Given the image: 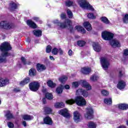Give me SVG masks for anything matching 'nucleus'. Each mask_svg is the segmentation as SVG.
Wrapping results in <instances>:
<instances>
[{
  "instance_id": "1",
  "label": "nucleus",
  "mask_w": 128,
  "mask_h": 128,
  "mask_svg": "<svg viewBox=\"0 0 128 128\" xmlns=\"http://www.w3.org/2000/svg\"><path fill=\"white\" fill-rule=\"evenodd\" d=\"M12 50L10 44L8 42H4L1 44L0 46V50L2 52L1 56H0V63L6 62V58L10 54L8 53V50Z\"/></svg>"
},
{
  "instance_id": "2",
  "label": "nucleus",
  "mask_w": 128,
  "mask_h": 128,
  "mask_svg": "<svg viewBox=\"0 0 128 128\" xmlns=\"http://www.w3.org/2000/svg\"><path fill=\"white\" fill-rule=\"evenodd\" d=\"M68 104H74L76 102V104L79 106H82L86 104V101L84 97L82 96H76L74 100L70 99L66 101Z\"/></svg>"
},
{
  "instance_id": "3",
  "label": "nucleus",
  "mask_w": 128,
  "mask_h": 128,
  "mask_svg": "<svg viewBox=\"0 0 128 128\" xmlns=\"http://www.w3.org/2000/svg\"><path fill=\"white\" fill-rule=\"evenodd\" d=\"M77 2L80 8H84V10H90L92 12L94 10L92 6L90 4V3H88L86 0H78Z\"/></svg>"
},
{
  "instance_id": "4",
  "label": "nucleus",
  "mask_w": 128,
  "mask_h": 128,
  "mask_svg": "<svg viewBox=\"0 0 128 128\" xmlns=\"http://www.w3.org/2000/svg\"><path fill=\"white\" fill-rule=\"evenodd\" d=\"M80 84L83 86L87 90H92V86L86 82V81L84 80H81L80 82H74L72 84V88H78V86H80Z\"/></svg>"
},
{
  "instance_id": "5",
  "label": "nucleus",
  "mask_w": 128,
  "mask_h": 128,
  "mask_svg": "<svg viewBox=\"0 0 128 128\" xmlns=\"http://www.w3.org/2000/svg\"><path fill=\"white\" fill-rule=\"evenodd\" d=\"M53 24H55L56 26H60L61 28H66L68 26H70V28H72V26H70L72 21L70 20H66L64 24L60 22L58 20H55L53 21Z\"/></svg>"
},
{
  "instance_id": "6",
  "label": "nucleus",
  "mask_w": 128,
  "mask_h": 128,
  "mask_svg": "<svg viewBox=\"0 0 128 128\" xmlns=\"http://www.w3.org/2000/svg\"><path fill=\"white\" fill-rule=\"evenodd\" d=\"M114 34L108 31H104L102 33V36L104 40H110L114 38Z\"/></svg>"
},
{
  "instance_id": "7",
  "label": "nucleus",
  "mask_w": 128,
  "mask_h": 128,
  "mask_svg": "<svg viewBox=\"0 0 128 128\" xmlns=\"http://www.w3.org/2000/svg\"><path fill=\"white\" fill-rule=\"evenodd\" d=\"M84 117L87 120H92L94 118V109H92V108L89 106L86 108Z\"/></svg>"
},
{
  "instance_id": "8",
  "label": "nucleus",
  "mask_w": 128,
  "mask_h": 128,
  "mask_svg": "<svg viewBox=\"0 0 128 128\" xmlns=\"http://www.w3.org/2000/svg\"><path fill=\"white\" fill-rule=\"evenodd\" d=\"M0 28H3V30H10V28H12V24L8 21H2L0 22Z\"/></svg>"
},
{
  "instance_id": "9",
  "label": "nucleus",
  "mask_w": 128,
  "mask_h": 128,
  "mask_svg": "<svg viewBox=\"0 0 128 128\" xmlns=\"http://www.w3.org/2000/svg\"><path fill=\"white\" fill-rule=\"evenodd\" d=\"M100 62L102 68L104 70H106L108 68V66H110V62L108 59H106V58L102 57L100 58Z\"/></svg>"
},
{
  "instance_id": "10",
  "label": "nucleus",
  "mask_w": 128,
  "mask_h": 128,
  "mask_svg": "<svg viewBox=\"0 0 128 128\" xmlns=\"http://www.w3.org/2000/svg\"><path fill=\"white\" fill-rule=\"evenodd\" d=\"M29 86L32 92H36L40 88V84L38 82H32L30 84Z\"/></svg>"
},
{
  "instance_id": "11",
  "label": "nucleus",
  "mask_w": 128,
  "mask_h": 128,
  "mask_svg": "<svg viewBox=\"0 0 128 128\" xmlns=\"http://www.w3.org/2000/svg\"><path fill=\"white\" fill-rule=\"evenodd\" d=\"M58 113L59 114L62 116L64 118H70V114L68 110L67 109H62L58 112Z\"/></svg>"
},
{
  "instance_id": "12",
  "label": "nucleus",
  "mask_w": 128,
  "mask_h": 128,
  "mask_svg": "<svg viewBox=\"0 0 128 128\" xmlns=\"http://www.w3.org/2000/svg\"><path fill=\"white\" fill-rule=\"evenodd\" d=\"M126 83L124 80H120L118 82L117 84V88L120 90H124V88H126Z\"/></svg>"
},
{
  "instance_id": "13",
  "label": "nucleus",
  "mask_w": 128,
  "mask_h": 128,
  "mask_svg": "<svg viewBox=\"0 0 128 128\" xmlns=\"http://www.w3.org/2000/svg\"><path fill=\"white\" fill-rule=\"evenodd\" d=\"M82 118V115L78 111H76L74 113V120L75 122H78L80 121V118Z\"/></svg>"
},
{
  "instance_id": "14",
  "label": "nucleus",
  "mask_w": 128,
  "mask_h": 128,
  "mask_svg": "<svg viewBox=\"0 0 128 128\" xmlns=\"http://www.w3.org/2000/svg\"><path fill=\"white\" fill-rule=\"evenodd\" d=\"M76 94H82L84 98H88V94L86 90H84V89H78L76 91Z\"/></svg>"
},
{
  "instance_id": "15",
  "label": "nucleus",
  "mask_w": 128,
  "mask_h": 128,
  "mask_svg": "<svg viewBox=\"0 0 128 128\" xmlns=\"http://www.w3.org/2000/svg\"><path fill=\"white\" fill-rule=\"evenodd\" d=\"M36 70L39 72H44V70H46V67L42 64H36Z\"/></svg>"
},
{
  "instance_id": "16",
  "label": "nucleus",
  "mask_w": 128,
  "mask_h": 128,
  "mask_svg": "<svg viewBox=\"0 0 128 128\" xmlns=\"http://www.w3.org/2000/svg\"><path fill=\"white\" fill-rule=\"evenodd\" d=\"M44 123H42V124H49L50 126H52V118H50V116H46L44 118Z\"/></svg>"
},
{
  "instance_id": "17",
  "label": "nucleus",
  "mask_w": 128,
  "mask_h": 128,
  "mask_svg": "<svg viewBox=\"0 0 128 128\" xmlns=\"http://www.w3.org/2000/svg\"><path fill=\"white\" fill-rule=\"evenodd\" d=\"M18 4L11 2L9 4V10H14L18 8Z\"/></svg>"
},
{
  "instance_id": "18",
  "label": "nucleus",
  "mask_w": 128,
  "mask_h": 128,
  "mask_svg": "<svg viewBox=\"0 0 128 128\" xmlns=\"http://www.w3.org/2000/svg\"><path fill=\"white\" fill-rule=\"evenodd\" d=\"M8 79L0 78V86H4L8 84Z\"/></svg>"
},
{
  "instance_id": "19",
  "label": "nucleus",
  "mask_w": 128,
  "mask_h": 128,
  "mask_svg": "<svg viewBox=\"0 0 128 128\" xmlns=\"http://www.w3.org/2000/svg\"><path fill=\"white\" fill-rule=\"evenodd\" d=\"M26 24L30 28H36V24L31 20H28L26 21Z\"/></svg>"
},
{
  "instance_id": "20",
  "label": "nucleus",
  "mask_w": 128,
  "mask_h": 128,
  "mask_svg": "<svg viewBox=\"0 0 128 128\" xmlns=\"http://www.w3.org/2000/svg\"><path fill=\"white\" fill-rule=\"evenodd\" d=\"M83 26L88 32H90L92 28V24H90L88 22H85L84 23Z\"/></svg>"
},
{
  "instance_id": "21",
  "label": "nucleus",
  "mask_w": 128,
  "mask_h": 128,
  "mask_svg": "<svg viewBox=\"0 0 128 128\" xmlns=\"http://www.w3.org/2000/svg\"><path fill=\"white\" fill-rule=\"evenodd\" d=\"M83 26L88 32H90L92 28V24H90L88 22H85L84 23Z\"/></svg>"
},
{
  "instance_id": "22",
  "label": "nucleus",
  "mask_w": 128,
  "mask_h": 128,
  "mask_svg": "<svg viewBox=\"0 0 128 128\" xmlns=\"http://www.w3.org/2000/svg\"><path fill=\"white\" fill-rule=\"evenodd\" d=\"M81 72L84 74H88L92 72V69L88 67H84L82 68Z\"/></svg>"
},
{
  "instance_id": "23",
  "label": "nucleus",
  "mask_w": 128,
  "mask_h": 128,
  "mask_svg": "<svg viewBox=\"0 0 128 128\" xmlns=\"http://www.w3.org/2000/svg\"><path fill=\"white\" fill-rule=\"evenodd\" d=\"M110 44L112 48L120 46V43L118 40H112L110 42Z\"/></svg>"
},
{
  "instance_id": "24",
  "label": "nucleus",
  "mask_w": 128,
  "mask_h": 128,
  "mask_svg": "<svg viewBox=\"0 0 128 128\" xmlns=\"http://www.w3.org/2000/svg\"><path fill=\"white\" fill-rule=\"evenodd\" d=\"M75 30H76L78 32H80L82 34H86V30L80 26H77L75 27Z\"/></svg>"
},
{
  "instance_id": "25",
  "label": "nucleus",
  "mask_w": 128,
  "mask_h": 128,
  "mask_svg": "<svg viewBox=\"0 0 128 128\" xmlns=\"http://www.w3.org/2000/svg\"><path fill=\"white\" fill-rule=\"evenodd\" d=\"M28 74L30 76H36V70L34 68H32L29 70Z\"/></svg>"
},
{
  "instance_id": "26",
  "label": "nucleus",
  "mask_w": 128,
  "mask_h": 128,
  "mask_svg": "<svg viewBox=\"0 0 128 128\" xmlns=\"http://www.w3.org/2000/svg\"><path fill=\"white\" fill-rule=\"evenodd\" d=\"M93 48L95 52H100V46L98 44L93 43Z\"/></svg>"
},
{
  "instance_id": "27",
  "label": "nucleus",
  "mask_w": 128,
  "mask_h": 128,
  "mask_svg": "<svg viewBox=\"0 0 128 128\" xmlns=\"http://www.w3.org/2000/svg\"><path fill=\"white\" fill-rule=\"evenodd\" d=\"M54 107L56 108H64V104L62 102H57L54 104Z\"/></svg>"
},
{
  "instance_id": "28",
  "label": "nucleus",
  "mask_w": 128,
  "mask_h": 128,
  "mask_svg": "<svg viewBox=\"0 0 128 128\" xmlns=\"http://www.w3.org/2000/svg\"><path fill=\"white\" fill-rule=\"evenodd\" d=\"M30 78H25L22 81L20 82V86H24L25 84H27L30 82Z\"/></svg>"
},
{
  "instance_id": "29",
  "label": "nucleus",
  "mask_w": 128,
  "mask_h": 128,
  "mask_svg": "<svg viewBox=\"0 0 128 128\" xmlns=\"http://www.w3.org/2000/svg\"><path fill=\"white\" fill-rule=\"evenodd\" d=\"M118 108H120V110H128V104H119L118 105Z\"/></svg>"
},
{
  "instance_id": "30",
  "label": "nucleus",
  "mask_w": 128,
  "mask_h": 128,
  "mask_svg": "<svg viewBox=\"0 0 128 128\" xmlns=\"http://www.w3.org/2000/svg\"><path fill=\"white\" fill-rule=\"evenodd\" d=\"M101 21L104 22V24H110V20L108 19V18L106 16H102L100 18Z\"/></svg>"
},
{
  "instance_id": "31",
  "label": "nucleus",
  "mask_w": 128,
  "mask_h": 128,
  "mask_svg": "<svg viewBox=\"0 0 128 128\" xmlns=\"http://www.w3.org/2000/svg\"><path fill=\"white\" fill-rule=\"evenodd\" d=\"M104 102L106 104H112V98H106L104 99Z\"/></svg>"
},
{
  "instance_id": "32",
  "label": "nucleus",
  "mask_w": 128,
  "mask_h": 128,
  "mask_svg": "<svg viewBox=\"0 0 128 128\" xmlns=\"http://www.w3.org/2000/svg\"><path fill=\"white\" fill-rule=\"evenodd\" d=\"M34 34L36 36H42V30H34L33 31Z\"/></svg>"
},
{
  "instance_id": "33",
  "label": "nucleus",
  "mask_w": 128,
  "mask_h": 128,
  "mask_svg": "<svg viewBox=\"0 0 128 128\" xmlns=\"http://www.w3.org/2000/svg\"><path fill=\"white\" fill-rule=\"evenodd\" d=\"M22 118L24 119V120H30L34 118V117L30 115H24L22 116Z\"/></svg>"
},
{
  "instance_id": "34",
  "label": "nucleus",
  "mask_w": 128,
  "mask_h": 128,
  "mask_svg": "<svg viewBox=\"0 0 128 128\" xmlns=\"http://www.w3.org/2000/svg\"><path fill=\"white\" fill-rule=\"evenodd\" d=\"M98 80V76L96 74L92 75L90 78V80L92 82H96Z\"/></svg>"
},
{
  "instance_id": "35",
  "label": "nucleus",
  "mask_w": 128,
  "mask_h": 128,
  "mask_svg": "<svg viewBox=\"0 0 128 128\" xmlns=\"http://www.w3.org/2000/svg\"><path fill=\"white\" fill-rule=\"evenodd\" d=\"M88 126L89 128H96V124L94 122H90Z\"/></svg>"
},
{
  "instance_id": "36",
  "label": "nucleus",
  "mask_w": 128,
  "mask_h": 128,
  "mask_svg": "<svg viewBox=\"0 0 128 128\" xmlns=\"http://www.w3.org/2000/svg\"><path fill=\"white\" fill-rule=\"evenodd\" d=\"M47 84L50 88H54L56 86V84L54 83L51 80H50L47 82Z\"/></svg>"
},
{
  "instance_id": "37",
  "label": "nucleus",
  "mask_w": 128,
  "mask_h": 128,
  "mask_svg": "<svg viewBox=\"0 0 128 128\" xmlns=\"http://www.w3.org/2000/svg\"><path fill=\"white\" fill-rule=\"evenodd\" d=\"M62 88H64V86L61 85L60 86L57 88L56 89V92L58 94H62Z\"/></svg>"
},
{
  "instance_id": "38",
  "label": "nucleus",
  "mask_w": 128,
  "mask_h": 128,
  "mask_svg": "<svg viewBox=\"0 0 128 128\" xmlns=\"http://www.w3.org/2000/svg\"><path fill=\"white\" fill-rule=\"evenodd\" d=\"M44 110L46 114H52V109L50 108H48V107L44 108Z\"/></svg>"
},
{
  "instance_id": "39",
  "label": "nucleus",
  "mask_w": 128,
  "mask_h": 128,
  "mask_svg": "<svg viewBox=\"0 0 128 128\" xmlns=\"http://www.w3.org/2000/svg\"><path fill=\"white\" fill-rule=\"evenodd\" d=\"M68 80V77L66 76H62V77L59 78V82H60L62 84H64V82Z\"/></svg>"
},
{
  "instance_id": "40",
  "label": "nucleus",
  "mask_w": 128,
  "mask_h": 128,
  "mask_svg": "<svg viewBox=\"0 0 128 128\" xmlns=\"http://www.w3.org/2000/svg\"><path fill=\"white\" fill-rule=\"evenodd\" d=\"M6 116L8 120H10V118H12V114L10 113V112L7 111L6 114Z\"/></svg>"
},
{
  "instance_id": "41",
  "label": "nucleus",
  "mask_w": 128,
  "mask_h": 128,
  "mask_svg": "<svg viewBox=\"0 0 128 128\" xmlns=\"http://www.w3.org/2000/svg\"><path fill=\"white\" fill-rule=\"evenodd\" d=\"M88 18H90L91 20H95L96 18V16L92 13H88Z\"/></svg>"
},
{
  "instance_id": "42",
  "label": "nucleus",
  "mask_w": 128,
  "mask_h": 128,
  "mask_svg": "<svg viewBox=\"0 0 128 128\" xmlns=\"http://www.w3.org/2000/svg\"><path fill=\"white\" fill-rule=\"evenodd\" d=\"M67 14L68 16V17L70 18H72V16H74L72 12V10H70L69 9L67 10Z\"/></svg>"
},
{
  "instance_id": "43",
  "label": "nucleus",
  "mask_w": 128,
  "mask_h": 128,
  "mask_svg": "<svg viewBox=\"0 0 128 128\" xmlns=\"http://www.w3.org/2000/svg\"><path fill=\"white\" fill-rule=\"evenodd\" d=\"M46 98L49 100H52V98H54V96L50 93H46Z\"/></svg>"
},
{
  "instance_id": "44",
  "label": "nucleus",
  "mask_w": 128,
  "mask_h": 128,
  "mask_svg": "<svg viewBox=\"0 0 128 128\" xmlns=\"http://www.w3.org/2000/svg\"><path fill=\"white\" fill-rule=\"evenodd\" d=\"M52 54H54V56H56V54H58V48H54L52 50Z\"/></svg>"
},
{
  "instance_id": "45",
  "label": "nucleus",
  "mask_w": 128,
  "mask_h": 128,
  "mask_svg": "<svg viewBox=\"0 0 128 128\" xmlns=\"http://www.w3.org/2000/svg\"><path fill=\"white\" fill-rule=\"evenodd\" d=\"M77 44L79 46H84L86 44V42L84 40H79Z\"/></svg>"
},
{
  "instance_id": "46",
  "label": "nucleus",
  "mask_w": 128,
  "mask_h": 128,
  "mask_svg": "<svg viewBox=\"0 0 128 128\" xmlns=\"http://www.w3.org/2000/svg\"><path fill=\"white\" fill-rule=\"evenodd\" d=\"M72 4H74V2H72V1L68 0L66 2V6H72Z\"/></svg>"
},
{
  "instance_id": "47",
  "label": "nucleus",
  "mask_w": 128,
  "mask_h": 128,
  "mask_svg": "<svg viewBox=\"0 0 128 128\" xmlns=\"http://www.w3.org/2000/svg\"><path fill=\"white\" fill-rule=\"evenodd\" d=\"M101 94L104 96H108V94H110V93L106 90H102L101 91Z\"/></svg>"
},
{
  "instance_id": "48",
  "label": "nucleus",
  "mask_w": 128,
  "mask_h": 128,
  "mask_svg": "<svg viewBox=\"0 0 128 128\" xmlns=\"http://www.w3.org/2000/svg\"><path fill=\"white\" fill-rule=\"evenodd\" d=\"M123 22L125 24H128V14H126L123 18Z\"/></svg>"
},
{
  "instance_id": "49",
  "label": "nucleus",
  "mask_w": 128,
  "mask_h": 128,
  "mask_svg": "<svg viewBox=\"0 0 128 128\" xmlns=\"http://www.w3.org/2000/svg\"><path fill=\"white\" fill-rule=\"evenodd\" d=\"M21 60L22 62L24 64H30V62H26V58L24 57L21 58Z\"/></svg>"
},
{
  "instance_id": "50",
  "label": "nucleus",
  "mask_w": 128,
  "mask_h": 128,
  "mask_svg": "<svg viewBox=\"0 0 128 128\" xmlns=\"http://www.w3.org/2000/svg\"><path fill=\"white\" fill-rule=\"evenodd\" d=\"M50 52H52V46H48L46 48V52H47V54H50Z\"/></svg>"
},
{
  "instance_id": "51",
  "label": "nucleus",
  "mask_w": 128,
  "mask_h": 128,
  "mask_svg": "<svg viewBox=\"0 0 128 128\" xmlns=\"http://www.w3.org/2000/svg\"><path fill=\"white\" fill-rule=\"evenodd\" d=\"M8 126L10 128H14V124H12V122H8Z\"/></svg>"
},
{
  "instance_id": "52",
  "label": "nucleus",
  "mask_w": 128,
  "mask_h": 128,
  "mask_svg": "<svg viewBox=\"0 0 128 128\" xmlns=\"http://www.w3.org/2000/svg\"><path fill=\"white\" fill-rule=\"evenodd\" d=\"M123 56H128V50L126 49L124 50Z\"/></svg>"
},
{
  "instance_id": "53",
  "label": "nucleus",
  "mask_w": 128,
  "mask_h": 128,
  "mask_svg": "<svg viewBox=\"0 0 128 128\" xmlns=\"http://www.w3.org/2000/svg\"><path fill=\"white\" fill-rule=\"evenodd\" d=\"M58 52H59L60 54V55L64 54V50H62V48H59L58 50Z\"/></svg>"
},
{
  "instance_id": "54",
  "label": "nucleus",
  "mask_w": 128,
  "mask_h": 128,
  "mask_svg": "<svg viewBox=\"0 0 128 128\" xmlns=\"http://www.w3.org/2000/svg\"><path fill=\"white\" fill-rule=\"evenodd\" d=\"M60 18L62 20H64V18H66V14L62 13L60 16Z\"/></svg>"
},
{
  "instance_id": "55",
  "label": "nucleus",
  "mask_w": 128,
  "mask_h": 128,
  "mask_svg": "<svg viewBox=\"0 0 128 128\" xmlns=\"http://www.w3.org/2000/svg\"><path fill=\"white\" fill-rule=\"evenodd\" d=\"M68 54L70 56H72V50H70L68 52Z\"/></svg>"
},
{
  "instance_id": "56",
  "label": "nucleus",
  "mask_w": 128,
  "mask_h": 128,
  "mask_svg": "<svg viewBox=\"0 0 128 128\" xmlns=\"http://www.w3.org/2000/svg\"><path fill=\"white\" fill-rule=\"evenodd\" d=\"M33 20H36V22H40V18L38 17H34L33 18Z\"/></svg>"
},
{
  "instance_id": "57",
  "label": "nucleus",
  "mask_w": 128,
  "mask_h": 128,
  "mask_svg": "<svg viewBox=\"0 0 128 128\" xmlns=\"http://www.w3.org/2000/svg\"><path fill=\"white\" fill-rule=\"evenodd\" d=\"M64 88L66 90H70V86L68 85H66L64 86Z\"/></svg>"
},
{
  "instance_id": "58",
  "label": "nucleus",
  "mask_w": 128,
  "mask_h": 128,
  "mask_svg": "<svg viewBox=\"0 0 128 128\" xmlns=\"http://www.w3.org/2000/svg\"><path fill=\"white\" fill-rule=\"evenodd\" d=\"M122 71H120L119 72V76H120V78H122Z\"/></svg>"
},
{
  "instance_id": "59",
  "label": "nucleus",
  "mask_w": 128,
  "mask_h": 128,
  "mask_svg": "<svg viewBox=\"0 0 128 128\" xmlns=\"http://www.w3.org/2000/svg\"><path fill=\"white\" fill-rule=\"evenodd\" d=\"M50 59L51 60H54V56H50Z\"/></svg>"
},
{
  "instance_id": "60",
  "label": "nucleus",
  "mask_w": 128,
  "mask_h": 128,
  "mask_svg": "<svg viewBox=\"0 0 128 128\" xmlns=\"http://www.w3.org/2000/svg\"><path fill=\"white\" fill-rule=\"evenodd\" d=\"M43 104H46V98H44L42 99Z\"/></svg>"
},
{
  "instance_id": "61",
  "label": "nucleus",
  "mask_w": 128,
  "mask_h": 128,
  "mask_svg": "<svg viewBox=\"0 0 128 128\" xmlns=\"http://www.w3.org/2000/svg\"><path fill=\"white\" fill-rule=\"evenodd\" d=\"M22 124L24 126H26V121H24L22 122Z\"/></svg>"
},
{
  "instance_id": "62",
  "label": "nucleus",
  "mask_w": 128,
  "mask_h": 128,
  "mask_svg": "<svg viewBox=\"0 0 128 128\" xmlns=\"http://www.w3.org/2000/svg\"><path fill=\"white\" fill-rule=\"evenodd\" d=\"M42 92H46V89L44 88L42 90Z\"/></svg>"
},
{
  "instance_id": "63",
  "label": "nucleus",
  "mask_w": 128,
  "mask_h": 128,
  "mask_svg": "<svg viewBox=\"0 0 128 128\" xmlns=\"http://www.w3.org/2000/svg\"><path fill=\"white\" fill-rule=\"evenodd\" d=\"M0 104H2V100H0Z\"/></svg>"
}]
</instances>
